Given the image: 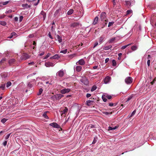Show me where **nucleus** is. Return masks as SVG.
Wrapping results in <instances>:
<instances>
[{
    "label": "nucleus",
    "mask_w": 156,
    "mask_h": 156,
    "mask_svg": "<svg viewBox=\"0 0 156 156\" xmlns=\"http://www.w3.org/2000/svg\"><path fill=\"white\" fill-rule=\"evenodd\" d=\"M7 120H8V119H6L5 118H4L2 119V120H1V122L2 123H4Z\"/></svg>",
    "instance_id": "2f4dec72"
},
{
    "label": "nucleus",
    "mask_w": 156,
    "mask_h": 156,
    "mask_svg": "<svg viewBox=\"0 0 156 156\" xmlns=\"http://www.w3.org/2000/svg\"><path fill=\"white\" fill-rule=\"evenodd\" d=\"M67 49H65L64 50L61 51H60V53L65 54L67 52Z\"/></svg>",
    "instance_id": "c03bdc74"
},
{
    "label": "nucleus",
    "mask_w": 156,
    "mask_h": 156,
    "mask_svg": "<svg viewBox=\"0 0 156 156\" xmlns=\"http://www.w3.org/2000/svg\"><path fill=\"white\" fill-rule=\"evenodd\" d=\"M102 99L103 101L105 102H106L107 101V98L103 96H102Z\"/></svg>",
    "instance_id": "a18cd8bd"
},
{
    "label": "nucleus",
    "mask_w": 156,
    "mask_h": 156,
    "mask_svg": "<svg viewBox=\"0 0 156 156\" xmlns=\"http://www.w3.org/2000/svg\"><path fill=\"white\" fill-rule=\"evenodd\" d=\"M78 64L81 65H84L85 62L84 60L83 59H81L76 63L77 64H78Z\"/></svg>",
    "instance_id": "9d476101"
},
{
    "label": "nucleus",
    "mask_w": 156,
    "mask_h": 156,
    "mask_svg": "<svg viewBox=\"0 0 156 156\" xmlns=\"http://www.w3.org/2000/svg\"><path fill=\"white\" fill-rule=\"evenodd\" d=\"M110 77L108 76L106 77L104 80V82L106 84L108 83L110 81Z\"/></svg>",
    "instance_id": "f8f14e48"
},
{
    "label": "nucleus",
    "mask_w": 156,
    "mask_h": 156,
    "mask_svg": "<svg viewBox=\"0 0 156 156\" xmlns=\"http://www.w3.org/2000/svg\"><path fill=\"white\" fill-rule=\"evenodd\" d=\"M135 113H136V111L135 110L131 114V115H130L129 116V118H130L131 117H132L133 116V115H134L135 114Z\"/></svg>",
    "instance_id": "a19ab883"
},
{
    "label": "nucleus",
    "mask_w": 156,
    "mask_h": 156,
    "mask_svg": "<svg viewBox=\"0 0 156 156\" xmlns=\"http://www.w3.org/2000/svg\"><path fill=\"white\" fill-rule=\"evenodd\" d=\"M103 113L104 114H105L106 115H109V114H112V112L109 113L108 112H103Z\"/></svg>",
    "instance_id": "09e8293b"
},
{
    "label": "nucleus",
    "mask_w": 156,
    "mask_h": 156,
    "mask_svg": "<svg viewBox=\"0 0 156 156\" xmlns=\"http://www.w3.org/2000/svg\"><path fill=\"white\" fill-rule=\"evenodd\" d=\"M64 97V95L61 94H57L51 97V99L53 101L59 100Z\"/></svg>",
    "instance_id": "f257e3e1"
},
{
    "label": "nucleus",
    "mask_w": 156,
    "mask_h": 156,
    "mask_svg": "<svg viewBox=\"0 0 156 156\" xmlns=\"http://www.w3.org/2000/svg\"><path fill=\"white\" fill-rule=\"evenodd\" d=\"M68 110V108L67 107H65V109H64V110L62 111V115L63 114L66 115V113L67 112Z\"/></svg>",
    "instance_id": "4468645a"
},
{
    "label": "nucleus",
    "mask_w": 156,
    "mask_h": 156,
    "mask_svg": "<svg viewBox=\"0 0 156 156\" xmlns=\"http://www.w3.org/2000/svg\"><path fill=\"white\" fill-rule=\"evenodd\" d=\"M98 44V42H95L93 48H94L95 47H96Z\"/></svg>",
    "instance_id": "052dcab7"
},
{
    "label": "nucleus",
    "mask_w": 156,
    "mask_h": 156,
    "mask_svg": "<svg viewBox=\"0 0 156 156\" xmlns=\"http://www.w3.org/2000/svg\"><path fill=\"white\" fill-rule=\"evenodd\" d=\"M44 54V52H41V53H40L39 55V56H42V55H43Z\"/></svg>",
    "instance_id": "0e129e2a"
},
{
    "label": "nucleus",
    "mask_w": 156,
    "mask_h": 156,
    "mask_svg": "<svg viewBox=\"0 0 156 156\" xmlns=\"http://www.w3.org/2000/svg\"><path fill=\"white\" fill-rule=\"evenodd\" d=\"M70 91H71V90L69 88L64 89H63L61 90L60 91V92L61 94H65L66 93H69Z\"/></svg>",
    "instance_id": "423d86ee"
},
{
    "label": "nucleus",
    "mask_w": 156,
    "mask_h": 156,
    "mask_svg": "<svg viewBox=\"0 0 156 156\" xmlns=\"http://www.w3.org/2000/svg\"><path fill=\"white\" fill-rule=\"evenodd\" d=\"M131 48L133 51H134L136 50L137 47L136 46H133L131 47Z\"/></svg>",
    "instance_id": "7c9ffc66"
},
{
    "label": "nucleus",
    "mask_w": 156,
    "mask_h": 156,
    "mask_svg": "<svg viewBox=\"0 0 156 156\" xmlns=\"http://www.w3.org/2000/svg\"><path fill=\"white\" fill-rule=\"evenodd\" d=\"M43 115L44 118L46 119H49L47 115V112H44L43 114Z\"/></svg>",
    "instance_id": "393cba45"
},
{
    "label": "nucleus",
    "mask_w": 156,
    "mask_h": 156,
    "mask_svg": "<svg viewBox=\"0 0 156 156\" xmlns=\"http://www.w3.org/2000/svg\"><path fill=\"white\" fill-rule=\"evenodd\" d=\"M97 139L94 138V140L93 141V142H92V144H94L96 143V142H97Z\"/></svg>",
    "instance_id": "3c124183"
},
{
    "label": "nucleus",
    "mask_w": 156,
    "mask_h": 156,
    "mask_svg": "<svg viewBox=\"0 0 156 156\" xmlns=\"http://www.w3.org/2000/svg\"><path fill=\"white\" fill-rule=\"evenodd\" d=\"M49 125L52 126V127L55 128H56L58 129H60V130H62V129L61 127L57 123H55V122H53L50 123Z\"/></svg>",
    "instance_id": "20e7f679"
},
{
    "label": "nucleus",
    "mask_w": 156,
    "mask_h": 156,
    "mask_svg": "<svg viewBox=\"0 0 156 156\" xmlns=\"http://www.w3.org/2000/svg\"><path fill=\"white\" fill-rule=\"evenodd\" d=\"M95 128V126L93 125L92 124H89L87 126V129H91L92 128Z\"/></svg>",
    "instance_id": "bb28decb"
},
{
    "label": "nucleus",
    "mask_w": 156,
    "mask_h": 156,
    "mask_svg": "<svg viewBox=\"0 0 156 156\" xmlns=\"http://www.w3.org/2000/svg\"><path fill=\"white\" fill-rule=\"evenodd\" d=\"M59 58V56L57 54H56L54 55L53 57L51 58H52L53 59H58Z\"/></svg>",
    "instance_id": "b1692460"
},
{
    "label": "nucleus",
    "mask_w": 156,
    "mask_h": 156,
    "mask_svg": "<svg viewBox=\"0 0 156 156\" xmlns=\"http://www.w3.org/2000/svg\"><path fill=\"white\" fill-rule=\"evenodd\" d=\"M100 18L102 21H108V19L106 17V13L105 12L101 13L100 15Z\"/></svg>",
    "instance_id": "f03ea898"
},
{
    "label": "nucleus",
    "mask_w": 156,
    "mask_h": 156,
    "mask_svg": "<svg viewBox=\"0 0 156 156\" xmlns=\"http://www.w3.org/2000/svg\"><path fill=\"white\" fill-rule=\"evenodd\" d=\"M73 12V9L69 10L67 12V14L68 15L72 14Z\"/></svg>",
    "instance_id": "a878e982"
},
{
    "label": "nucleus",
    "mask_w": 156,
    "mask_h": 156,
    "mask_svg": "<svg viewBox=\"0 0 156 156\" xmlns=\"http://www.w3.org/2000/svg\"><path fill=\"white\" fill-rule=\"evenodd\" d=\"M133 79L131 77H128L125 79L126 83L127 84L131 83L132 82Z\"/></svg>",
    "instance_id": "39448f33"
},
{
    "label": "nucleus",
    "mask_w": 156,
    "mask_h": 156,
    "mask_svg": "<svg viewBox=\"0 0 156 156\" xmlns=\"http://www.w3.org/2000/svg\"><path fill=\"white\" fill-rule=\"evenodd\" d=\"M6 59V58H2V60L0 62L1 63H2L3 62L5 61Z\"/></svg>",
    "instance_id": "864d4df0"
},
{
    "label": "nucleus",
    "mask_w": 156,
    "mask_h": 156,
    "mask_svg": "<svg viewBox=\"0 0 156 156\" xmlns=\"http://www.w3.org/2000/svg\"><path fill=\"white\" fill-rule=\"evenodd\" d=\"M91 96V94H87L86 95V97L87 98L90 97Z\"/></svg>",
    "instance_id": "680f3d73"
},
{
    "label": "nucleus",
    "mask_w": 156,
    "mask_h": 156,
    "mask_svg": "<svg viewBox=\"0 0 156 156\" xmlns=\"http://www.w3.org/2000/svg\"><path fill=\"white\" fill-rule=\"evenodd\" d=\"M112 66H115L116 65V62L115 60H113L112 61Z\"/></svg>",
    "instance_id": "f704fd0d"
},
{
    "label": "nucleus",
    "mask_w": 156,
    "mask_h": 156,
    "mask_svg": "<svg viewBox=\"0 0 156 156\" xmlns=\"http://www.w3.org/2000/svg\"><path fill=\"white\" fill-rule=\"evenodd\" d=\"M64 72L63 71L61 70L58 71L56 73L57 76H58L60 77H62L63 76Z\"/></svg>",
    "instance_id": "0eeeda50"
},
{
    "label": "nucleus",
    "mask_w": 156,
    "mask_h": 156,
    "mask_svg": "<svg viewBox=\"0 0 156 156\" xmlns=\"http://www.w3.org/2000/svg\"><path fill=\"white\" fill-rule=\"evenodd\" d=\"M105 38V37L104 36H102L100 37L99 38V42L100 43H101L103 41Z\"/></svg>",
    "instance_id": "412c9836"
},
{
    "label": "nucleus",
    "mask_w": 156,
    "mask_h": 156,
    "mask_svg": "<svg viewBox=\"0 0 156 156\" xmlns=\"http://www.w3.org/2000/svg\"><path fill=\"white\" fill-rule=\"evenodd\" d=\"M108 130H113V127H112L111 126H109L108 127Z\"/></svg>",
    "instance_id": "13d9d810"
},
{
    "label": "nucleus",
    "mask_w": 156,
    "mask_h": 156,
    "mask_svg": "<svg viewBox=\"0 0 156 156\" xmlns=\"http://www.w3.org/2000/svg\"><path fill=\"white\" fill-rule=\"evenodd\" d=\"M108 21H104V22H105L104 24L102 25V26L101 27V28H104L106 26L107 24Z\"/></svg>",
    "instance_id": "cd10ccee"
},
{
    "label": "nucleus",
    "mask_w": 156,
    "mask_h": 156,
    "mask_svg": "<svg viewBox=\"0 0 156 156\" xmlns=\"http://www.w3.org/2000/svg\"><path fill=\"white\" fill-rule=\"evenodd\" d=\"M125 2L126 5L127 6H129L131 5L130 2L128 1H126Z\"/></svg>",
    "instance_id": "58836bf2"
},
{
    "label": "nucleus",
    "mask_w": 156,
    "mask_h": 156,
    "mask_svg": "<svg viewBox=\"0 0 156 156\" xmlns=\"http://www.w3.org/2000/svg\"><path fill=\"white\" fill-rule=\"evenodd\" d=\"M130 44H127V45H126L122 46L121 47V49H122V50L124 49L125 48H126L127 46H129Z\"/></svg>",
    "instance_id": "c9c22d12"
},
{
    "label": "nucleus",
    "mask_w": 156,
    "mask_h": 156,
    "mask_svg": "<svg viewBox=\"0 0 156 156\" xmlns=\"http://www.w3.org/2000/svg\"><path fill=\"white\" fill-rule=\"evenodd\" d=\"M10 135V133H9L5 137V139L6 140H7L9 138V136Z\"/></svg>",
    "instance_id": "de8ad7c7"
},
{
    "label": "nucleus",
    "mask_w": 156,
    "mask_h": 156,
    "mask_svg": "<svg viewBox=\"0 0 156 156\" xmlns=\"http://www.w3.org/2000/svg\"><path fill=\"white\" fill-rule=\"evenodd\" d=\"M22 6V7L26 8H30L31 7L30 5H28L27 4H23Z\"/></svg>",
    "instance_id": "4be33fe9"
},
{
    "label": "nucleus",
    "mask_w": 156,
    "mask_h": 156,
    "mask_svg": "<svg viewBox=\"0 0 156 156\" xmlns=\"http://www.w3.org/2000/svg\"><path fill=\"white\" fill-rule=\"evenodd\" d=\"M43 91V90L42 88H40L39 90V92L37 93V95H40L42 93Z\"/></svg>",
    "instance_id": "c85d7f7f"
},
{
    "label": "nucleus",
    "mask_w": 156,
    "mask_h": 156,
    "mask_svg": "<svg viewBox=\"0 0 156 156\" xmlns=\"http://www.w3.org/2000/svg\"><path fill=\"white\" fill-rule=\"evenodd\" d=\"M97 88V87L96 86H95V85L93 86L92 87L91 89V91L92 92L94 91V90H96V89Z\"/></svg>",
    "instance_id": "c756f323"
},
{
    "label": "nucleus",
    "mask_w": 156,
    "mask_h": 156,
    "mask_svg": "<svg viewBox=\"0 0 156 156\" xmlns=\"http://www.w3.org/2000/svg\"><path fill=\"white\" fill-rule=\"evenodd\" d=\"M61 10V9L59 8V9L57 10L55 12L54 15L55 16H58V13Z\"/></svg>",
    "instance_id": "f3484780"
},
{
    "label": "nucleus",
    "mask_w": 156,
    "mask_h": 156,
    "mask_svg": "<svg viewBox=\"0 0 156 156\" xmlns=\"http://www.w3.org/2000/svg\"><path fill=\"white\" fill-rule=\"evenodd\" d=\"M7 140L5 141L4 142H3V144L4 146H5L7 144Z\"/></svg>",
    "instance_id": "6e6d98bb"
},
{
    "label": "nucleus",
    "mask_w": 156,
    "mask_h": 156,
    "mask_svg": "<svg viewBox=\"0 0 156 156\" xmlns=\"http://www.w3.org/2000/svg\"><path fill=\"white\" fill-rule=\"evenodd\" d=\"M48 35L50 38H51V39H52V37L51 34V33L50 32H49L48 33Z\"/></svg>",
    "instance_id": "338daca9"
},
{
    "label": "nucleus",
    "mask_w": 156,
    "mask_h": 156,
    "mask_svg": "<svg viewBox=\"0 0 156 156\" xmlns=\"http://www.w3.org/2000/svg\"><path fill=\"white\" fill-rule=\"evenodd\" d=\"M82 68V67L81 66H77L76 67V70L77 72H79L81 70Z\"/></svg>",
    "instance_id": "dca6fc26"
},
{
    "label": "nucleus",
    "mask_w": 156,
    "mask_h": 156,
    "mask_svg": "<svg viewBox=\"0 0 156 156\" xmlns=\"http://www.w3.org/2000/svg\"><path fill=\"white\" fill-rule=\"evenodd\" d=\"M9 2V1L3 2L2 4L3 5H5L7 4Z\"/></svg>",
    "instance_id": "79ce46f5"
},
{
    "label": "nucleus",
    "mask_w": 156,
    "mask_h": 156,
    "mask_svg": "<svg viewBox=\"0 0 156 156\" xmlns=\"http://www.w3.org/2000/svg\"><path fill=\"white\" fill-rule=\"evenodd\" d=\"M132 96H130L129 97H128V98H127V101H128L130 100H131L132 99Z\"/></svg>",
    "instance_id": "bf43d9fd"
},
{
    "label": "nucleus",
    "mask_w": 156,
    "mask_h": 156,
    "mask_svg": "<svg viewBox=\"0 0 156 156\" xmlns=\"http://www.w3.org/2000/svg\"><path fill=\"white\" fill-rule=\"evenodd\" d=\"M93 102V101L88 100L86 101V105L87 106H90L92 103Z\"/></svg>",
    "instance_id": "a211bd4d"
},
{
    "label": "nucleus",
    "mask_w": 156,
    "mask_h": 156,
    "mask_svg": "<svg viewBox=\"0 0 156 156\" xmlns=\"http://www.w3.org/2000/svg\"><path fill=\"white\" fill-rule=\"evenodd\" d=\"M12 12V10H9L8 11H7L6 12V13H11Z\"/></svg>",
    "instance_id": "69168bd1"
},
{
    "label": "nucleus",
    "mask_w": 156,
    "mask_h": 156,
    "mask_svg": "<svg viewBox=\"0 0 156 156\" xmlns=\"http://www.w3.org/2000/svg\"><path fill=\"white\" fill-rule=\"evenodd\" d=\"M11 83L10 82H8L6 83V87H9V86H10L11 85Z\"/></svg>",
    "instance_id": "e433bc0d"
},
{
    "label": "nucleus",
    "mask_w": 156,
    "mask_h": 156,
    "mask_svg": "<svg viewBox=\"0 0 156 156\" xmlns=\"http://www.w3.org/2000/svg\"><path fill=\"white\" fill-rule=\"evenodd\" d=\"M115 40V38L113 37L110 40H109L108 42L110 43H112L113 41H114Z\"/></svg>",
    "instance_id": "72a5a7b5"
},
{
    "label": "nucleus",
    "mask_w": 156,
    "mask_h": 156,
    "mask_svg": "<svg viewBox=\"0 0 156 156\" xmlns=\"http://www.w3.org/2000/svg\"><path fill=\"white\" fill-rule=\"evenodd\" d=\"M34 37V35L33 34H30L28 36L30 38H32Z\"/></svg>",
    "instance_id": "4d7b16f0"
},
{
    "label": "nucleus",
    "mask_w": 156,
    "mask_h": 156,
    "mask_svg": "<svg viewBox=\"0 0 156 156\" xmlns=\"http://www.w3.org/2000/svg\"><path fill=\"white\" fill-rule=\"evenodd\" d=\"M50 55V54L49 53H48L46 56L43 58V59H44L47 58L49 57Z\"/></svg>",
    "instance_id": "37998d69"
},
{
    "label": "nucleus",
    "mask_w": 156,
    "mask_h": 156,
    "mask_svg": "<svg viewBox=\"0 0 156 156\" xmlns=\"http://www.w3.org/2000/svg\"><path fill=\"white\" fill-rule=\"evenodd\" d=\"M112 47L111 45L105 46L103 47V49L105 50H108L110 49Z\"/></svg>",
    "instance_id": "aec40b11"
},
{
    "label": "nucleus",
    "mask_w": 156,
    "mask_h": 156,
    "mask_svg": "<svg viewBox=\"0 0 156 156\" xmlns=\"http://www.w3.org/2000/svg\"><path fill=\"white\" fill-rule=\"evenodd\" d=\"M114 22H110L108 23V27H110L112 26L113 24L114 23Z\"/></svg>",
    "instance_id": "4c0bfd02"
},
{
    "label": "nucleus",
    "mask_w": 156,
    "mask_h": 156,
    "mask_svg": "<svg viewBox=\"0 0 156 156\" xmlns=\"http://www.w3.org/2000/svg\"><path fill=\"white\" fill-rule=\"evenodd\" d=\"M5 87V84H2L0 86V88L3 90L4 89Z\"/></svg>",
    "instance_id": "ea45409f"
},
{
    "label": "nucleus",
    "mask_w": 156,
    "mask_h": 156,
    "mask_svg": "<svg viewBox=\"0 0 156 156\" xmlns=\"http://www.w3.org/2000/svg\"><path fill=\"white\" fill-rule=\"evenodd\" d=\"M132 12V11L131 10H128L127 11V14H129L131 13Z\"/></svg>",
    "instance_id": "49530a36"
},
{
    "label": "nucleus",
    "mask_w": 156,
    "mask_h": 156,
    "mask_svg": "<svg viewBox=\"0 0 156 156\" xmlns=\"http://www.w3.org/2000/svg\"><path fill=\"white\" fill-rule=\"evenodd\" d=\"M56 37L58 40V41L59 43L62 42V40L61 37L58 35H56Z\"/></svg>",
    "instance_id": "6ab92c4d"
},
{
    "label": "nucleus",
    "mask_w": 156,
    "mask_h": 156,
    "mask_svg": "<svg viewBox=\"0 0 156 156\" xmlns=\"http://www.w3.org/2000/svg\"><path fill=\"white\" fill-rule=\"evenodd\" d=\"M109 60V58H106L105 59V63H107Z\"/></svg>",
    "instance_id": "774afa93"
},
{
    "label": "nucleus",
    "mask_w": 156,
    "mask_h": 156,
    "mask_svg": "<svg viewBox=\"0 0 156 156\" xmlns=\"http://www.w3.org/2000/svg\"><path fill=\"white\" fill-rule=\"evenodd\" d=\"M23 16H21L20 17L19 21L20 22H21L23 20Z\"/></svg>",
    "instance_id": "5fc2aeb1"
},
{
    "label": "nucleus",
    "mask_w": 156,
    "mask_h": 156,
    "mask_svg": "<svg viewBox=\"0 0 156 156\" xmlns=\"http://www.w3.org/2000/svg\"><path fill=\"white\" fill-rule=\"evenodd\" d=\"M29 56L27 54H24L22 56L21 58L23 60H26L29 58Z\"/></svg>",
    "instance_id": "6e6552de"
},
{
    "label": "nucleus",
    "mask_w": 156,
    "mask_h": 156,
    "mask_svg": "<svg viewBox=\"0 0 156 156\" xmlns=\"http://www.w3.org/2000/svg\"><path fill=\"white\" fill-rule=\"evenodd\" d=\"M11 35L12 36H15L16 35V34L15 32H12L11 34Z\"/></svg>",
    "instance_id": "e2e57ef3"
},
{
    "label": "nucleus",
    "mask_w": 156,
    "mask_h": 156,
    "mask_svg": "<svg viewBox=\"0 0 156 156\" xmlns=\"http://www.w3.org/2000/svg\"><path fill=\"white\" fill-rule=\"evenodd\" d=\"M82 26V25L78 22H74L70 24V27L73 28H78Z\"/></svg>",
    "instance_id": "7ed1b4c3"
},
{
    "label": "nucleus",
    "mask_w": 156,
    "mask_h": 156,
    "mask_svg": "<svg viewBox=\"0 0 156 156\" xmlns=\"http://www.w3.org/2000/svg\"><path fill=\"white\" fill-rule=\"evenodd\" d=\"M33 83H32V82H30L27 85V88L30 89V88L32 87Z\"/></svg>",
    "instance_id": "5701e85b"
},
{
    "label": "nucleus",
    "mask_w": 156,
    "mask_h": 156,
    "mask_svg": "<svg viewBox=\"0 0 156 156\" xmlns=\"http://www.w3.org/2000/svg\"><path fill=\"white\" fill-rule=\"evenodd\" d=\"M150 59L148 60L147 61V65L148 67L150 66Z\"/></svg>",
    "instance_id": "8fccbe9b"
},
{
    "label": "nucleus",
    "mask_w": 156,
    "mask_h": 156,
    "mask_svg": "<svg viewBox=\"0 0 156 156\" xmlns=\"http://www.w3.org/2000/svg\"><path fill=\"white\" fill-rule=\"evenodd\" d=\"M81 82L83 83L84 84L87 85L88 83V82L87 79H82L80 80Z\"/></svg>",
    "instance_id": "1a4fd4ad"
},
{
    "label": "nucleus",
    "mask_w": 156,
    "mask_h": 156,
    "mask_svg": "<svg viewBox=\"0 0 156 156\" xmlns=\"http://www.w3.org/2000/svg\"><path fill=\"white\" fill-rule=\"evenodd\" d=\"M53 63L50 62H47L45 63V66L47 67H49L50 66L53 67L54 66Z\"/></svg>",
    "instance_id": "9b49d317"
},
{
    "label": "nucleus",
    "mask_w": 156,
    "mask_h": 156,
    "mask_svg": "<svg viewBox=\"0 0 156 156\" xmlns=\"http://www.w3.org/2000/svg\"><path fill=\"white\" fill-rule=\"evenodd\" d=\"M0 24L3 26H5L6 24V23L5 21H0Z\"/></svg>",
    "instance_id": "473e14b6"
},
{
    "label": "nucleus",
    "mask_w": 156,
    "mask_h": 156,
    "mask_svg": "<svg viewBox=\"0 0 156 156\" xmlns=\"http://www.w3.org/2000/svg\"><path fill=\"white\" fill-rule=\"evenodd\" d=\"M98 16H96L94 18V22L93 23V24L94 25H95L97 24L98 23Z\"/></svg>",
    "instance_id": "ddd939ff"
},
{
    "label": "nucleus",
    "mask_w": 156,
    "mask_h": 156,
    "mask_svg": "<svg viewBox=\"0 0 156 156\" xmlns=\"http://www.w3.org/2000/svg\"><path fill=\"white\" fill-rule=\"evenodd\" d=\"M15 61V60L14 59H12L9 60V65H11L13 64Z\"/></svg>",
    "instance_id": "2eb2a0df"
},
{
    "label": "nucleus",
    "mask_w": 156,
    "mask_h": 156,
    "mask_svg": "<svg viewBox=\"0 0 156 156\" xmlns=\"http://www.w3.org/2000/svg\"><path fill=\"white\" fill-rule=\"evenodd\" d=\"M106 97L108 99H110L112 98V96L111 95H108L106 96Z\"/></svg>",
    "instance_id": "603ef678"
}]
</instances>
